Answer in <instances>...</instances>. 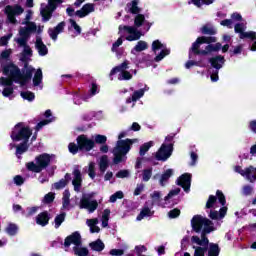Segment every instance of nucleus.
Instances as JSON below:
<instances>
[{"label":"nucleus","instance_id":"obj_25","mask_svg":"<svg viewBox=\"0 0 256 256\" xmlns=\"http://www.w3.org/2000/svg\"><path fill=\"white\" fill-rule=\"evenodd\" d=\"M129 7V13L132 15H139L141 13V8H139V0H132L131 3L127 4Z\"/></svg>","mask_w":256,"mask_h":256},{"label":"nucleus","instance_id":"obj_22","mask_svg":"<svg viewBox=\"0 0 256 256\" xmlns=\"http://www.w3.org/2000/svg\"><path fill=\"white\" fill-rule=\"evenodd\" d=\"M221 51V42H217L216 44H208L204 49V57L210 55V53H219Z\"/></svg>","mask_w":256,"mask_h":256},{"label":"nucleus","instance_id":"obj_56","mask_svg":"<svg viewBox=\"0 0 256 256\" xmlns=\"http://www.w3.org/2000/svg\"><path fill=\"white\" fill-rule=\"evenodd\" d=\"M97 207H99V203L97 202V200H92L89 202L86 209H88L89 213H95V211H97Z\"/></svg>","mask_w":256,"mask_h":256},{"label":"nucleus","instance_id":"obj_39","mask_svg":"<svg viewBox=\"0 0 256 256\" xmlns=\"http://www.w3.org/2000/svg\"><path fill=\"white\" fill-rule=\"evenodd\" d=\"M195 7L201 8L203 5H213L215 0H191Z\"/></svg>","mask_w":256,"mask_h":256},{"label":"nucleus","instance_id":"obj_48","mask_svg":"<svg viewBox=\"0 0 256 256\" xmlns=\"http://www.w3.org/2000/svg\"><path fill=\"white\" fill-rule=\"evenodd\" d=\"M73 251L77 256H89V250L87 248H79L74 246Z\"/></svg>","mask_w":256,"mask_h":256},{"label":"nucleus","instance_id":"obj_27","mask_svg":"<svg viewBox=\"0 0 256 256\" xmlns=\"http://www.w3.org/2000/svg\"><path fill=\"white\" fill-rule=\"evenodd\" d=\"M90 249H92V251H97L98 253H100V251H103V249H105V243H103V241L101 239H97L94 242H91L89 244Z\"/></svg>","mask_w":256,"mask_h":256},{"label":"nucleus","instance_id":"obj_23","mask_svg":"<svg viewBox=\"0 0 256 256\" xmlns=\"http://www.w3.org/2000/svg\"><path fill=\"white\" fill-rule=\"evenodd\" d=\"M27 151H29V142H21L16 146L15 155L18 159H21V155H23V153H27Z\"/></svg>","mask_w":256,"mask_h":256},{"label":"nucleus","instance_id":"obj_45","mask_svg":"<svg viewBox=\"0 0 256 256\" xmlns=\"http://www.w3.org/2000/svg\"><path fill=\"white\" fill-rule=\"evenodd\" d=\"M20 96L22 99H25L26 101H35V93L31 91H22L20 93Z\"/></svg>","mask_w":256,"mask_h":256},{"label":"nucleus","instance_id":"obj_51","mask_svg":"<svg viewBox=\"0 0 256 256\" xmlns=\"http://www.w3.org/2000/svg\"><path fill=\"white\" fill-rule=\"evenodd\" d=\"M203 45L206 43L207 45H211V43H217V37L215 36H200Z\"/></svg>","mask_w":256,"mask_h":256},{"label":"nucleus","instance_id":"obj_37","mask_svg":"<svg viewBox=\"0 0 256 256\" xmlns=\"http://www.w3.org/2000/svg\"><path fill=\"white\" fill-rule=\"evenodd\" d=\"M151 147H153L152 141L142 144L140 146V150H139L140 157H145V154L147 153V151H149L151 149Z\"/></svg>","mask_w":256,"mask_h":256},{"label":"nucleus","instance_id":"obj_47","mask_svg":"<svg viewBox=\"0 0 256 256\" xmlns=\"http://www.w3.org/2000/svg\"><path fill=\"white\" fill-rule=\"evenodd\" d=\"M217 199L220 205H222V207H225V205L227 204V199L225 198V194H223V191L221 190L216 191V200Z\"/></svg>","mask_w":256,"mask_h":256},{"label":"nucleus","instance_id":"obj_5","mask_svg":"<svg viewBox=\"0 0 256 256\" xmlns=\"http://www.w3.org/2000/svg\"><path fill=\"white\" fill-rule=\"evenodd\" d=\"M35 162L31 161L26 164V169L32 173H41V171L48 168L51 165V155L48 153H42L35 157Z\"/></svg>","mask_w":256,"mask_h":256},{"label":"nucleus","instance_id":"obj_43","mask_svg":"<svg viewBox=\"0 0 256 256\" xmlns=\"http://www.w3.org/2000/svg\"><path fill=\"white\" fill-rule=\"evenodd\" d=\"M147 42L140 40L137 42L136 46L134 47V51H137V53H141V51H145L148 49Z\"/></svg>","mask_w":256,"mask_h":256},{"label":"nucleus","instance_id":"obj_16","mask_svg":"<svg viewBox=\"0 0 256 256\" xmlns=\"http://www.w3.org/2000/svg\"><path fill=\"white\" fill-rule=\"evenodd\" d=\"M209 63L213 69L218 70L223 69V65H225V56L216 55L214 57L209 58Z\"/></svg>","mask_w":256,"mask_h":256},{"label":"nucleus","instance_id":"obj_30","mask_svg":"<svg viewBox=\"0 0 256 256\" xmlns=\"http://www.w3.org/2000/svg\"><path fill=\"white\" fill-rule=\"evenodd\" d=\"M5 232L7 235H10V237H15L17 233L19 232V226L15 223H9L8 226L5 228Z\"/></svg>","mask_w":256,"mask_h":256},{"label":"nucleus","instance_id":"obj_57","mask_svg":"<svg viewBox=\"0 0 256 256\" xmlns=\"http://www.w3.org/2000/svg\"><path fill=\"white\" fill-rule=\"evenodd\" d=\"M203 35H215L217 31L207 25L203 26L201 29Z\"/></svg>","mask_w":256,"mask_h":256},{"label":"nucleus","instance_id":"obj_19","mask_svg":"<svg viewBox=\"0 0 256 256\" xmlns=\"http://www.w3.org/2000/svg\"><path fill=\"white\" fill-rule=\"evenodd\" d=\"M35 48L41 57H45V55L49 53V49L47 48V45L43 43V39L41 37L36 38Z\"/></svg>","mask_w":256,"mask_h":256},{"label":"nucleus","instance_id":"obj_44","mask_svg":"<svg viewBox=\"0 0 256 256\" xmlns=\"http://www.w3.org/2000/svg\"><path fill=\"white\" fill-rule=\"evenodd\" d=\"M171 53V50L169 49H163L161 50V52L154 58V61L156 63H159V61H163V59H165V57H167V55H169Z\"/></svg>","mask_w":256,"mask_h":256},{"label":"nucleus","instance_id":"obj_11","mask_svg":"<svg viewBox=\"0 0 256 256\" xmlns=\"http://www.w3.org/2000/svg\"><path fill=\"white\" fill-rule=\"evenodd\" d=\"M71 245H75V247H80L81 234L79 232H73L71 235L65 238L64 247L69 248L71 247Z\"/></svg>","mask_w":256,"mask_h":256},{"label":"nucleus","instance_id":"obj_31","mask_svg":"<svg viewBox=\"0 0 256 256\" xmlns=\"http://www.w3.org/2000/svg\"><path fill=\"white\" fill-rule=\"evenodd\" d=\"M153 213L154 212H152L149 207H144L140 211V213H139V215L137 216L136 219H137V221H141V220L145 219V217H153Z\"/></svg>","mask_w":256,"mask_h":256},{"label":"nucleus","instance_id":"obj_28","mask_svg":"<svg viewBox=\"0 0 256 256\" xmlns=\"http://www.w3.org/2000/svg\"><path fill=\"white\" fill-rule=\"evenodd\" d=\"M171 177H173V169H167L160 177L161 187H165V183H167Z\"/></svg>","mask_w":256,"mask_h":256},{"label":"nucleus","instance_id":"obj_13","mask_svg":"<svg viewBox=\"0 0 256 256\" xmlns=\"http://www.w3.org/2000/svg\"><path fill=\"white\" fill-rule=\"evenodd\" d=\"M95 12V4L93 3H86L82 6L80 10H77L75 12L76 17H79V19H83L87 17L90 13Z\"/></svg>","mask_w":256,"mask_h":256},{"label":"nucleus","instance_id":"obj_24","mask_svg":"<svg viewBox=\"0 0 256 256\" xmlns=\"http://www.w3.org/2000/svg\"><path fill=\"white\" fill-rule=\"evenodd\" d=\"M127 69H129V61L125 60L123 63L114 67L110 71V76L117 75V73H122L123 71H127Z\"/></svg>","mask_w":256,"mask_h":256},{"label":"nucleus","instance_id":"obj_4","mask_svg":"<svg viewBox=\"0 0 256 256\" xmlns=\"http://www.w3.org/2000/svg\"><path fill=\"white\" fill-rule=\"evenodd\" d=\"M191 227L195 233H213L215 223L199 214L194 215L191 219Z\"/></svg>","mask_w":256,"mask_h":256},{"label":"nucleus","instance_id":"obj_15","mask_svg":"<svg viewBox=\"0 0 256 256\" xmlns=\"http://www.w3.org/2000/svg\"><path fill=\"white\" fill-rule=\"evenodd\" d=\"M49 221H51V214L47 210L36 216V224L40 225V227H47V225H49Z\"/></svg>","mask_w":256,"mask_h":256},{"label":"nucleus","instance_id":"obj_14","mask_svg":"<svg viewBox=\"0 0 256 256\" xmlns=\"http://www.w3.org/2000/svg\"><path fill=\"white\" fill-rule=\"evenodd\" d=\"M63 31H65V21L58 23L54 28H49L48 35L52 41H55L59 37V33H63Z\"/></svg>","mask_w":256,"mask_h":256},{"label":"nucleus","instance_id":"obj_36","mask_svg":"<svg viewBox=\"0 0 256 256\" xmlns=\"http://www.w3.org/2000/svg\"><path fill=\"white\" fill-rule=\"evenodd\" d=\"M65 217H67V213L65 212H62L55 217L54 219L55 229H59V227H61V225L65 221Z\"/></svg>","mask_w":256,"mask_h":256},{"label":"nucleus","instance_id":"obj_17","mask_svg":"<svg viewBox=\"0 0 256 256\" xmlns=\"http://www.w3.org/2000/svg\"><path fill=\"white\" fill-rule=\"evenodd\" d=\"M207 235H209V233L201 232V238H199V236H192V243H196V245H199L200 247H207L208 249L211 243H209Z\"/></svg>","mask_w":256,"mask_h":256},{"label":"nucleus","instance_id":"obj_42","mask_svg":"<svg viewBox=\"0 0 256 256\" xmlns=\"http://www.w3.org/2000/svg\"><path fill=\"white\" fill-rule=\"evenodd\" d=\"M53 201H55V193L49 192L44 196L42 203H44L45 205H51Z\"/></svg>","mask_w":256,"mask_h":256},{"label":"nucleus","instance_id":"obj_20","mask_svg":"<svg viewBox=\"0 0 256 256\" xmlns=\"http://www.w3.org/2000/svg\"><path fill=\"white\" fill-rule=\"evenodd\" d=\"M53 13H55V9L51 8L49 5H46L44 8H42L40 11V15L42 17L43 23H47V21H50L51 17H53Z\"/></svg>","mask_w":256,"mask_h":256},{"label":"nucleus","instance_id":"obj_9","mask_svg":"<svg viewBox=\"0 0 256 256\" xmlns=\"http://www.w3.org/2000/svg\"><path fill=\"white\" fill-rule=\"evenodd\" d=\"M122 31L129 33V35L126 37V41H139L141 39V35H143L135 26L120 25L119 33Z\"/></svg>","mask_w":256,"mask_h":256},{"label":"nucleus","instance_id":"obj_18","mask_svg":"<svg viewBox=\"0 0 256 256\" xmlns=\"http://www.w3.org/2000/svg\"><path fill=\"white\" fill-rule=\"evenodd\" d=\"M73 175L74 179L72 180V185L74 186V191H81V183H83V178L81 177V170L74 169Z\"/></svg>","mask_w":256,"mask_h":256},{"label":"nucleus","instance_id":"obj_64","mask_svg":"<svg viewBox=\"0 0 256 256\" xmlns=\"http://www.w3.org/2000/svg\"><path fill=\"white\" fill-rule=\"evenodd\" d=\"M234 31L235 33H239V35H241V33L245 31V24L244 23L235 24Z\"/></svg>","mask_w":256,"mask_h":256},{"label":"nucleus","instance_id":"obj_21","mask_svg":"<svg viewBox=\"0 0 256 256\" xmlns=\"http://www.w3.org/2000/svg\"><path fill=\"white\" fill-rule=\"evenodd\" d=\"M23 7L16 5V6H11V5H7L5 7L4 13L7 16H12V15H21V13H23Z\"/></svg>","mask_w":256,"mask_h":256},{"label":"nucleus","instance_id":"obj_7","mask_svg":"<svg viewBox=\"0 0 256 256\" xmlns=\"http://www.w3.org/2000/svg\"><path fill=\"white\" fill-rule=\"evenodd\" d=\"M22 25H27V27L20 28V38L16 40V43L19 45H26L27 41H29V38L31 37V34L37 31V24H35V22H22Z\"/></svg>","mask_w":256,"mask_h":256},{"label":"nucleus","instance_id":"obj_46","mask_svg":"<svg viewBox=\"0 0 256 256\" xmlns=\"http://www.w3.org/2000/svg\"><path fill=\"white\" fill-rule=\"evenodd\" d=\"M91 195L87 196H83L80 200V204H79V208L80 209H87V207H89V203L91 202Z\"/></svg>","mask_w":256,"mask_h":256},{"label":"nucleus","instance_id":"obj_58","mask_svg":"<svg viewBox=\"0 0 256 256\" xmlns=\"http://www.w3.org/2000/svg\"><path fill=\"white\" fill-rule=\"evenodd\" d=\"M51 119H44L40 122L37 123L36 127H35V131L38 132V131H41V129H43V127H45V125H49V123H51Z\"/></svg>","mask_w":256,"mask_h":256},{"label":"nucleus","instance_id":"obj_1","mask_svg":"<svg viewBox=\"0 0 256 256\" xmlns=\"http://www.w3.org/2000/svg\"><path fill=\"white\" fill-rule=\"evenodd\" d=\"M2 73L7 76L0 78V83L3 87H12L13 83H19L21 87H25L27 82L33 79V69L27 68V71L22 74L19 66L14 63H9L3 66Z\"/></svg>","mask_w":256,"mask_h":256},{"label":"nucleus","instance_id":"obj_49","mask_svg":"<svg viewBox=\"0 0 256 256\" xmlns=\"http://www.w3.org/2000/svg\"><path fill=\"white\" fill-rule=\"evenodd\" d=\"M95 143H97V145H105L107 143V136L97 134L94 138V146Z\"/></svg>","mask_w":256,"mask_h":256},{"label":"nucleus","instance_id":"obj_40","mask_svg":"<svg viewBox=\"0 0 256 256\" xmlns=\"http://www.w3.org/2000/svg\"><path fill=\"white\" fill-rule=\"evenodd\" d=\"M69 197H71V193L69 192V190H65L63 192V198H62V205L64 207V209H66V207H69L71 200L69 199Z\"/></svg>","mask_w":256,"mask_h":256},{"label":"nucleus","instance_id":"obj_55","mask_svg":"<svg viewBox=\"0 0 256 256\" xmlns=\"http://www.w3.org/2000/svg\"><path fill=\"white\" fill-rule=\"evenodd\" d=\"M143 95H145L144 89L134 91L132 94V101H135V102L139 101V99H141V97H143Z\"/></svg>","mask_w":256,"mask_h":256},{"label":"nucleus","instance_id":"obj_29","mask_svg":"<svg viewBox=\"0 0 256 256\" xmlns=\"http://www.w3.org/2000/svg\"><path fill=\"white\" fill-rule=\"evenodd\" d=\"M207 251L208 256H219V253H221V248H219V244L210 243Z\"/></svg>","mask_w":256,"mask_h":256},{"label":"nucleus","instance_id":"obj_53","mask_svg":"<svg viewBox=\"0 0 256 256\" xmlns=\"http://www.w3.org/2000/svg\"><path fill=\"white\" fill-rule=\"evenodd\" d=\"M194 251V256H205V253H207V247H202V246H193Z\"/></svg>","mask_w":256,"mask_h":256},{"label":"nucleus","instance_id":"obj_63","mask_svg":"<svg viewBox=\"0 0 256 256\" xmlns=\"http://www.w3.org/2000/svg\"><path fill=\"white\" fill-rule=\"evenodd\" d=\"M97 93H99V86L97 85L96 82H92L91 88H90L91 97H94V95H97Z\"/></svg>","mask_w":256,"mask_h":256},{"label":"nucleus","instance_id":"obj_33","mask_svg":"<svg viewBox=\"0 0 256 256\" xmlns=\"http://www.w3.org/2000/svg\"><path fill=\"white\" fill-rule=\"evenodd\" d=\"M28 59V56L22 53V56L20 57V61L24 63V67L22 68V70H20L22 75H25V73H27V69H32L33 72L35 71V68L29 66V62H27Z\"/></svg>","mask_w":256,"mask_h":256},{"label":"nucleus","instance_id":"obj_3","mask_svg":"<svg viewBox=\"0 0 256 256\" xmlns=\"http://www.w3.org/2000/svg\"><path fill=\"white\" fill-rule=\"evenodd\" d=\"M77 144L74 142L69 143L68 145V151L72 155H77L79 151H86V153H89V151H92V149H95V141L92 139H89L87 135L82 134L79 135L76 138Z\"/></svg>","mask_w":256,"mask_h":256},{"label":"nucleus","instance_id":"obj_62","mask_svg":"<svg viewBox=\"0 0 256 256\" xmlns=\"http://www.w3.org/2000/svg\"><path fill=\"white\" fill-rule=\"evenodd\" d=\"M88 175L90 179H95V162L89 163Z\"/></svg>","mask_w":256,"mask_h":256},{"label":"nucleus","instance_id":"obj_50","mask_svg":"<svg viewBox=\"0 0 256 256\" xmlns=\"http://www.w3.org/2000/svg\"><path fill=\"white\" fill-rule=\"evenodd\" d=\"M153 177V168L144 169L142 172L143 181L147 182Z\"/></svg>","mask_w":256,"mask_h":256},{"label":"nucleus","instance_id":"obj_8","mask_svg":"<svg viewBox=\"0 0 256 256\" xmlns=\"http://www.w3.org/2000/svg\"><path fill=\"white\" fill-rule=\"evenodd\" d=\"M172 155H173V143L162 144L159 150L156 152L155 159L157 161L165 162Z\"/></svg>","mask_w":256,"mask_h":256},{"label":"nucleus","instance_id":"obj_12","mask_svg":"<svg viewBox=\"0 0 256 256\" xmlns=\"http://www.w3.org/2000/svg\"><path fill=\"white\" fill-rule=\"evenodd\" d=\"M201 45H203V41L201 40V37H198L189 49V59H193V55H202L205 57V54L203 53L204 50H201Z\"/></svg>","mask_w":256,"mask_h":256},{"label":"nucleus","instance_id":"obj_26","mask_svg":"<svg viewBox=\"0 0 256 256\" xmlns=\"http://www.w3.org/2000/svg\"><path fill=\"white\" fill-rule=\"evenodd\" d=\"M107 169H109V156L103 155V156H101L100 161H99V170L103 175V173H105V171H107Z\"/></svg>","mask_w":256,"mask_h":256},{"label":"nucleus","instance_id":"obj_2","mask_svg":"<svg viewBox=\"0 0 256 256\" xmlns=\"http://www.w3.org/2000/svg\"><path fill=\"white\" fill-rule=\"evenodd\" d=\"M132 145L133 140L129 138L117 141V145L113 150V165H119V163H125L127 161V153L131 151Z\"/></svg>","mask_w":256,"mask_h":256},{"label":"nucleus","instance_id":"obj_61","mask_svg":"<svg viewBox=\"0 0 256 256\" xmlns=\"http://www.w3.org/2000/svg\"><path fill=\"white\" fill-rule=\"evenodd\" d=\"M179 215H181V210H179V208H174V209L170 210L168 213V217L170 219H177V217H179Z\"/></svg>","mask_w":256,"mask_h":256},{"label":"nucleus","instance_id":"obj_34","mask_svg":"<svg viewBox=\"0 0 256 256\" xmlns=\"http://www.w3.org/2000/svg\"><path fill=\"white\" fill-rule=\"evenodd\" d=\"M109 217H111V210L106 208L102 214V227H109Z\"/></svg>","mask_w":256,"mask_h":256},{"label":"nucleus","instance_id":"obj_6","mask_svg":"<svg viewBox=\"0 0 256 256\" xmlns=\"http://www.w3.org/2000/svg\"><path fill=\"white\" fill-rule=\"evenodd\" d=\"M31 135H33V130H31L29 126L25 127L23 126V123L19 122L15 125L14 130L10 134V137L12 141L29 142Z\"/></svg>","mask_w":256,"mask_h":256},{"label":"nucleus","instance_id":"obj_54","mask_svg":"<svg viewBox=\"0 0 256 256\" xmlns=\"http://www.w3.org/2000/svg\"><path fill=\"white\" fill-rule=\"evenodd\" d=\"M52 187L53 189L60 191V189H65V187H67V181H64L62 178L58 182L54 183Z\"/></svg>","mask_w":256,"mask_h":256},{"label":"nucleus","instance_id":"obj_35","mask_svg":"<svg viewBox=\"0 0 256 256\" xmlns=\"http://www.w3.org/2000/svg\"><path fill=\"white\" fill-rule=\"evenodd\" d=\"M143 161H147L148 163H153L155 161L154 157H138L136 159V164H135V169H141L142 165H143Z\"/></svg>","mask_w":256,"mask_h":256},{"label":"nucleus","instance_id":"obj_41","mask_svg":"<svg viewBox=\"0 0 256 256\" xmlns=\"http://www.w3.org/2000/svg\"><path fill=\"white\" fill-rule=\"evenodd\" d=\"M240 39H251V41H256V32L250 31V32H243L239 35Z\"/></svg>","mask_w":256,"mask_h":256},{"label":"nucleus","instance_id":"obj_10","mask_svg":"<svg viewBox=\"0 0 256 256\" xmlns=\"http://www.w3.org/2000/svg\"><path fill=\"white\" fill-rule=\"evenodd\" d=\"M191 173H184L182 174L176 181V185L179 187H182V189L186 192L189 193L191 190V179H192Z\"/></svg>","mask_w":256,"mask_h":256},{"label":"nucleus","instance_id":"obj_38","mask_svg":"<svg viewBox=\"0 0 256 256\" xmlns=\"http://www.w3.org/2000/svg\"><path fill=\"white\" fill-rule=\"evenodd\" d=\"M145 23V15L143 14H137L134 18V27L139 28L142 27L143 24Z\"/></svg>","mask_w":256,"mask_h":256},{"label":"nucleus","instance_id":"obj_59","mask_svg":"<svg viewBox=\"0 0 256 256\" xmlns=\"http://www.w3.org/2000/svg\"><path fill=\"white\" fill-rule=\"evenodd\" d=\"M63 1L64 0H48L47 5H49L52 9L57 11V7H59L60 5H63Z\"/></svg>","mask_w":256,"mask_h":256},{"label":"nucleus","instance_id":"obj_32","mask_svg":"<svg viewBox=\"0 0 256 256\" xmlns=\"http://www.w3.org/2000/svg\"><path fill=\"white\" fill-rule=\"evenodd\" d=\"M42 81H43V71L41 69H37L33 77L34 87H39Z\"/></svg>","mask_w":256,"mask_h":256},{"label":"nucleus","instance_id":"obj_52","mask_svg":"<svg viewBox=\"0 0 256 256\" xmlns=\"http://www.w3.org/2000/svg\"><path fill=\"white\" fill-rule=\"evenodd\" d=\"M217 203V196L210 195L206 202V209H213Z\"/></svg>","mask_w":256,"mask_h":256},{"label":"nucleus","instance_id":"obj_60","mask_svg":"<svg viewBox=\"0 0 256 256\" xmlns=\"http://www.w3.org/2000/svg\"><path fill=\"white\" fill-rule=\"evenodd\" d=\"M181 193V188H175L173 190H170L168 195L165 196L164 201H169L172 197H175V195H179Z\"/></svg>","mask_w":256,"mask_h":256}]
</instances>
